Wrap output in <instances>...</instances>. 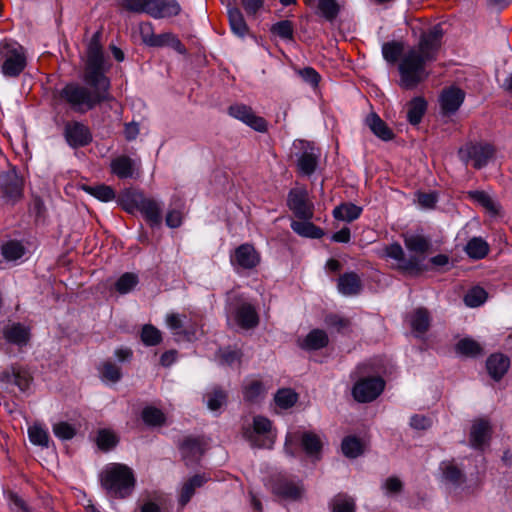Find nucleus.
<instances>
[{"instance_id": "de8ad7c7", "label": "nucleus", "mask_w": 512, "mask_h": 512, "mask_svg": "<svg viewBox=\"0 0 512 512\" xmlns=\"http://www.w3.org/2000/svg\"><path fill=\"white\" fill-rule=\"evenodd\" d=\"M275 403L282 409H289L298 400V395L289 388L278 390L274 397Z\"/></svg>"}, {"instance_id": "20e7f679", "label": "nucleus", "mask_w": 512, "mask_h": 512, "mask_svg": "<svg viewBox=\"0 0 512 512\" xmlns=\"http://www.w3.org/2000/svg\"><path fill=\"white\" fill-rule=\"evenodd\" d=\"M119 203L125 211L133 213L139 211L150 224V226H159L162 222V209L158 201L146 197L142 192L127 189L119 195Z\"/></svg>"}, {"instance_id": "37998d69", "label": "nucleus", "mask_w": 512, "mask_h": 512, "mask_svg": "<svg viewBox=\"0 0 512 512\" xmlns=\"http://www.w3.org/2000/svg\"><path fill=\"white\" fill-rule=\"evenodd\" d=\"M341 449L348 458H356L363 452V446L360 439L355 436H347L342 440Z\"/></svg>"}, {"instance_id": "864d4df0", "label": "nucleus", "mask_w": 512, "mask_h": 512, "mask_svg": "<svg viewBox=\"0 0 512 512\" xmlns=\"http://www.w3.org/2000/svg\"><path fill=\"white\" fill-rule=\"evenodd\" d=\"M265 392L263 383L259 380H252L244 387V399L248 402L257 401Z\"/></svg>"}, {"instance_id": "4d7b16f0", "label": "nucleus", "mask_w": 512, "mask_h": 512, "mask_svg": "<svg viewBox=\"0 0 512 512\" xmlns=\"http://www.w3.org/2000/svg\"><path fill=\"white\" fill-rule=\"evenodd\" d=\"M30 441L34 445L48 447L49 435L48 432L39 425H33L28 429Z\"/></svg>"}, {"instance_id": "a211bd4d", "label": "nucleus", "mask_w": 512, "mask_h": 512, "mask_svg": "<svg viewBox=\"0 0 512 512\" xmlns=\"http://www.w3.org/2000/svg\"><path fill=\"white\" fill-rule=\"evenodd\" d=\"M181 7L176 0H150L148 15L155 19L177 16Z\"/></svg>"}, {"instance_id": "6ab92c4d", "label": "nucleus", "mask_w": 512, "mask_h": 512, "mask_svg": "<svg viewBox=\"0 0 512 512\" xmlns=\"http://www.w3.org/2000/svg\"><path fill=\"white\" fill-rule=\"evenodd\" d=\"M2 334L8 343L20 347L27 345L31 336L29 327L21 323H11L6 325L2 330Z\"/></svg>"}, {"instance_id": "4468645a", "label": "nucleus", "mask_w": 512, "mask_h": 512, "mask_svg": "<svg viewBox=\"0 0 512 512\" xmlns=\"http://www.w3.org/2000/svg\"><path fill=\"white\" fill-rule=\"evenodd\" d=\"M230 312L237 325L245 330L255 328L259 324V316L255 307L244 300L238 299L235 305L230 304Z\"/></svg>"}, {"instance_id": "6e6d98bb", "label": "nucleus", "mask_w": 512, "mask_h": 512, "mask_svg": "<svg viewBox=\"0 0 512 512\" xmlns=\"http://www.w3.org/2000/svg\"><path fill=\"white\" fill-rule=\"evenodd\" d=\"M402 44L392 41L384 43L382 46V54L384 59L389 63H395L402 54Z\"/></svg>"}, {"instance_id": "5fc2aeb1", "label": "nucleus", "mask_w": 512, "mask_h": 512, "mask_svg": "<svg viewBox=\"0 0 512 512\" xmlns=\"http://www.w3.org/2000/svg\"><path fill=\"white\" fill-rule=\"evenodd\" d=\"M207 406L211 411H217L227 401V394L219 387L214 388L206 395Z\"/></svg>"}, {"instance_id": "0eeeda50", "label": "nucleus", "mask_w": 512, "mask_h": 512, "mask_svg": "<svg viewBox=\"0 0 512 512\" xmlns=\"http://www.w3.org/2000/svg\"><path fill=\"white\" fill-rule=\"evenodd\" d=\"M0 54L4 58L2 73L6 77H18L27 64L24 48L16 42L5 41L1 44Z\"/></svg>"}, {"instance_id": "680f3d73", "label": "nucleus", "mask_w": 512, "mask_h": 512, "mask_svg": "<svg viewBox=\"0 0 512 512\" xmlns=\"http://www.w3.org/2000/svg\"><path fill=\"white\" fill-rule=\"evenodd\" d=\"M324 322L328 327L335 328L338 332H342L350 325V321L347 318H344L338 314L327 315L324 319Z\"/></svg>"}, {"instance_id": "5701e85b", "label": "nucleus", "mask_w": 512, "mask_h": 512, "mask_svg": "<svg viewBox=\"0 0 512 512\" xmlns=\"http://www.w3.org/2000/svg\"><path fill=\"white\" fill-rule=\"evenodd\" d=\"M208 481V478L205 474H196L189 479H187L179 492L178 502L181 507L186 506L193 495L195 494V490L197 488L202 487L206 482Z\"/></svg>"}, {"instance_id": "0e129e2a", "label": "nucleus", "mask_w": 512, "mask_h": 512, "mask_svg": "<svg viewBox=\"0 0 512 512\" xmlns=\"http://www.w3.org/2000/svg\"><path fill=\"white\" fill-rule=\"evenodd\" d=\"M11 510L13 512H30V508L27 506L25 501L19 497L16 493L10 492L8 495Z\"/></svg>"}, {"instance_id": "338daca9", "label": "nucleus", "mask_w": 512, "mask_h": 512, "mask_svg": "<svg viewBox=\"0 0 512 512\" xmlns=\"http://www.w3.org/2000/svg\"><path fill=\"white\" fill-rule=\"evenodd\" d=\"M430 418L424 415H413L410 419V426L417 430H426L431 426Z\"/></svg>"}, {"instance_id": "b1692460", "label": "nucleus", "mask_w": 512, "mask_h": 512, "mask_svg": "<svg viewBox=\"0 0 512 512\" xmlns=\"http://www.w3.org/2000/svg\"><path fill=\"white\" fill-rule=\"evenodd\" d=\"M491 426L487 420L474 421L470 432V443L475 449H482L490 438Z\"/></svg>"}, {"instance_id": "a19ab883", "label": "nucleus", "mask_w": 512, "mask_h": 512, "mask_svg": "<svg viewBox=\"0 0 512 512\" xmlns=\"http://www.w3.org/2000/svg\"><path fill=\"white\" fill-rule=\"evenodd\" d=\"M456 351L467 357H477L482 354L483 350L477 341L471 338H463L456 344Z\"/></svg>"}, {"instance_id": "ea45409f", "label": "nucleus", "mask_w": 512, "mask_h": 512, "mask_svg": "<svg viewBox=\"0 0 512 512\" xmlns=\"http://www.w3.org/2000/svg\"><path fill=\"white\" fill-rule=\"evenodd\" d=\"M8 381L17 385L21 391H26L32 381V377L26 369L13 366L11 374L8 375Z\"/></svg>"}, {"instance_id": "a878e982", "label": "nucleus", "mask_w": 512, "mask_h": 512, "mask_svg": "<svg viewBox=\"0 0 512 512\" xmlns=\"http://www.w3.org/2000/svg\"><path fill=\"white\" fill-rule=\"evenodd\" d=\"M272 491L274 494L285 498L296 500L301 496V488L286 478H278L273 482Z\"/></svg>"}, {"instance_id": "cd10ccee", "label": "nucleus", "mask_w": 512, "mask_h": 512, "mask_svg": "<svg viewBox=\"0 0 512 512\" xmlns=\"http://www.w3.org/2000/svg\"><path fill=\"white\" fill-rule=\"evenodd\" d=\"M365 122L373 134L381 140L390 141L394 138L392 129L376 113H370Z\"/></svg>"}, {"instance_id": "c756f323", "label": "nucleus", "mask_w": 512, "mask_h": 512, "mask_svg": "<svg viewBox=\"0 0 512 512\" xmlns=\"http://www.w3.org/2000/svg\"><path fill=\"white\" fill-rule=\"evenodd\" d=\"M111 170L120 179L131 178L134 174V161L126 155L119 156L112 160Z\"/></svg>"}, {"instance_id": "4be33fe9", "label": "nucleus", "mask_w": 512, "mask_h": 512, "mask_svg": "<svg viewBox=\"0 0 512 512\" xmlns=\"http://www.w3.org/2000/svg\"><path fill=\"white\" fill-rule=\"evenodd\" d=\"M186 465L197 462L204 453L201 440L195 437H186L179 445Z\"/></svg>"}, {"instance_id": "7c9ffc66", "label": "nucleus", "mask_w": 512, "mask_h": 512, "mask_svg": "<svg viewBox=\"0 0 512 512\" xmlns=\"http://www.w3.org/2000/svg\"><path fill=\"white\" fill-rule=\"evenodd\" d=\"M410 325L417 334H424L430 327V315L426 308L420 307L410 314Z\"/></svg>"}, {"instance_id": "58836bf2", "label": "nucleus", "mask_w": 512, "mask_h": 512, "mask_svg": "<svg viewBox=\"0 0 512 512\" xmlns=\"http://www.w3.org/2000/svg\"><path fill=\"white\" fill-rule=\"evenodd\" d=\"M2 255L8 261L20 259L26 252L24 245L17 240H9L2 245Z\"/></svg>"}, {"instance_id": "1a4fd4ad", "label": "nucleus", "mask_w": 512, "mask_h": 512, "mask_svg": "<svg viewBox=\"0 0 512 512\" xmlns=\"http://www.w3.org/2000/svg\"><path fill=\"white\" fill-rule=\"evenodd\" d=\"M271 421L263 416H255L253 418L252 427L243 428V437L249 441L252 447L271 448L273 441L266 436L271 430Z\"/></svg>"}, {"instance_id": "f704fd0d", "label": "nucleus", "mask_w": 512, "mask_h": 512, "mask_svg": "<svg viewBox=\"0 0 512 512\" xmlns=\"http://www.w3.org/2000/svg\"><path fill=\"white\" fill-rule=\"evenodd\" d=\"M443 477L446 481L450 482L455 486H460L466 480V476L463 471L452 461H444L440 466Z\"/></svg>"}, {"instance_id": "7ed1b4c3", "label": "nucleus", "mask_w": 512, "mask_h": 512, "mask_svg": "<svg viewBox=\"0 0 512 512\" xmlns=\"http://www.w3.org/2000/svg\"><path fill=\"white\" fill-rule=\"evenodd\" d=\"M100 480L102 487L115 498L130 496L136 483L132 469L120 463L108 465L101 473Z\"/></svg>"}, {"instance_id": "9d476101", "label": "nucleus", "mask_w": 512, "mask_h": 512, "mask_svg": "<svg viewBox=\"0 0 512 512\" xmlns=\"http://www.w3.org/2000/svg\"><path fill=\"white\" fill-rule=\"evenodd\" d=\"M385 381L379 376L359 379L353 386L352 395L359 403L375 400L384 390Z\"/></svg>"}, {"instance_id": "412c9836", "label": "nucleus", "mask_w": 512, "mask_h": 512, "mask_svg": "<svg viewBox=\"0 0 512 512\" xmlns=\"http://www.w3.org/2000/svg\"><path fill=\"white\" fill-rule=\"evenodd\" d=\"M509 366V358L501 353L490 355L486 361L487 372L495 381H499L503 378L507 373Z\"/></svg>"}, {"instance_id": "c9c22d12", "label": "nucleus", "mask_w": 512, "mask_h": 512, "mask_svg": "<svg viewBox=\"0 0 512 512\" xmlns=\"http://www.w3.org/2000/svg\"><path fill=\"white\" fill-rule=\"evenodd\" d=\"M465 252L472 259H483L489 252V245L481 237H473L466 244Z\"/></svg>"}, {"instance_id": "dca6fc26", "label": "nucleus", "mask_w": 512, "mask_h": 512, "mask_svg": "<svg viewBox=\"0 0 512 512\" xmlns=\"http://www.w3.org/2000/svg\"><path fill=\"white\" fill-rule=\"evenodd\" d=\"M228 111L232 117L242 121L255 131H267L266 120L263 117L257 116L251 107L244 104H234L229 107Z\"/></svg>"}, {"instance_id": "f3484780", "label": "nucleus", "mask_w": 512, "mask_h": 512, "mask_svg": "<svg viewBox=\"0 0 512 512\" xmlns=\"http://www.w3.org/2000/svg\"><path fill=\"white\" fill-rule=\"evenodd\" d=\"M260 262V255L253 245L249 243L241 244L231 256L232 265H237L243 269H253Z\"/></svg>"}, {"instance_id": "bb28decb", "label": "nucleus", "mask_w": 512, "mask_h": 512, "mask_svg": "<svg viewBox=\"0 0 512 512\" xmlns=\"http://www.w3.org/2000/svg\"><path fill=\"white\" fill-rule=\"evenodd\" d=\"M227 14L231 31L238 37H245L249 28L241 10L236 6L228 5Z\"/></svg>"}, {"instance_id": "603ef678", "label": "nucleus", "mask_w": 512, "mask_h": 512, "mask_svg": "<svg viewBox=\"0 0 512 512\" xmlns=\"http://www.w3.org/2000/svg\"><path fill=\"white\" fill-rule=\"evenodd\" d=\"M318 9L322 16L330 22L336 19L340 11V7L336 0H319Z\"/></svg>"}, {"instance_id": "3c124183", "label": "nucleus", "mask_w": 512, "mask_h": 512, "mask_svg": "<svg viewBox=\"0 0 512 512\" xmlns=\"http://www.w3.org/2000/svg\"><path fill=\"white\" fill-rule=\"evenodd\" d=\"M117 442L118 439L113 432L107 429L98 431L96 443L100 450L109 451L116 446Z\"/></svg>"}, {"instance_id": "f8f14e48", "label": "nucleus", "mask_w": 512, "mask_h": 512, "mask_svg": "<svg viewBox=\"0 0 512 512\" xmlns=\"http://www.w3.org/2000/svg\"><path fill=\"white\" fill-rule=\"evenodd\" d=\"M443 29L440 24L434 25L427 32L422 33L418 44L417 52L426 62L436 60L437 53L441 46Z\"/></svg>"}, {"instance_id": "473e14b6", "label": "nucleus", "mask_w": 512, "mask_h": 512, "mask_svg": "<svg viewBox=\"0 0 512 512\" xmlns=\"http://www.w3.org/2000/svg\"><path fill=\"white\" fill-rule=\"evenodd\" d=\"M427 110V102L423 97H415L408 103L407 119L411 125H418Z\"/></svg>"}, {"instance_id": "79ce46f5", "label": "nucleus", "mask_w": 512, "mask_h": 512, "mask_svg": "<svg viewBox=\"0 0 512 512\" xmlns=\"http://www.w3.org/2000/svg\"><path fill=\"white\" fill-rule=\"evenodd\" d=\"M142 420L148 426H161L165 423L166 417L164 413L153 406H147L142 410Z\"/></svg>"}, {"instance_id": "09e8293b", "label": "nucleus", "mask_w": 512, "mask_h": 512, "mask_svg": "<svg viewBox=\"0 0 512 512\" xmlns=\"http://www.w3.org/2000/svg\"><path fill=\"white\" fill-rule=\"evenodd\" d=\"M141 341L146 346H156L162 341V335L159 329L151 324H146L141 330Z\"/></svg>"}, {"instance_id": "ddd939ff", "label": "nucleus", "mask_w": 512, "mask_h": 512, "mask_svg": "<svg viewBox=\"0 0 512 512\" xmlns=\"http://www.w3.org/2000/svg\"><path fill=\"white\" fill-rule=\"evenodd\" d=\"M23 195V180L13 170H9L0 175V197L6 202L14 204L21 199Z\"/></svg>"}, {"instance_id": "c03bdc74", "label": "nucleus", "mask_w": 512, "mask_h": 512, "mask_svg": "<svg viewBox=\"0 0 512 512\" xmlns=\"http://www.w3.org/2000/svg\"><path fill=\"white\" fill-rule=\"evenodd\" d=\"M83 190L100 201L109 202L115 198V191L112 187L101 184L96 186H83Z\"/></svg>"}, {"instance_id": "774afa93", "label": "nucleus", "mask_w": 512, "mask_h": 512, "mask_svg": "<svg viewBox=\"0 0 512 512\" xmlns=\"http://www.w3.org/2000/svg\"><path fill=\"white\" fill-rule=\"evenodd\" d=\"M384 488L387 491V493L397 494L402 491L403 484L399 478L389 477L386 479L384 483Z\"/></svg>"}, {"instance_id": "9b49d317", "label": "nucleus", "mask_w": 512, "mask_h": 512, "mask_svg": "<svg viewBox=\"0 0 512 512\" xmlns=\"http://www.w3.org/2000/svg\"><path fill=\"white\" fill-rule=\"evenodd\" d=\"M287 205L294 216L300 220H311L314 216V204L304 188H293L289 191Z\"/></svg>"}, {"instance_id": "393cba45", "label": "nucleus", "mask_w": 512, "mask_h": 512, "mask_svg": "<svg viewBox=\"0 0 512 512\" xmlns=\"http://www.w3.org/2000/svg\"><path fill=\"white\" fill-rule=\"evenodd\" d=\"M338 291L345 296H354L361 292L362 281L355 272H347L338 278Z\"/></svg>"}, {"instance_id": "2eb2a0df", "label": "nucleus", "mask_w": 512, "mask_h": 512, "mask_svg": "<svg viewBox=\"0 0 512 512\" xmlns=\"http://www.w3.org/2000/svg\"><path fill=\"white\" fill-rule=\"evenodd\" d=\"M64 137L72 148L85 147L93 140L89 127L79 121H68L65 123Z\"/></svg>"}, {"instance_id": "e2e57ef3", "label": "nucleus", "mask_w": 512, "mask_h": 512, "mask_svg": "<svg viewBox=\"0 0 512 512\" xmlns=\"http://www.w3.org/2000/svg\"><path fill=\"white\" fill-rule=\"evenodd\" d=\"M471 197L489 211L496 212L495 203L492 198L484 191H474L470 193Z\"/></svg>"}, {"instance_id": "39448f33", "label": "nucleus", "mask_w": 512, "mask_h": 512, "mask_svg": "<svg viewBox=\"0 0 512 512\" xmlns=\"http://www.w3.org/2000/svg\"><path fill=\"white\" fill-rule=\"evenodd\" d=\"M426 61L422 59L416 49H410L401 59L398 70L400 74L399 86L405 90H413L428 77L425 69Z\"/></svg>"}, {"instance_id": "72a5a7b5", "label": "nucleus", "mask_w": 512, "mask_h": 512, "mask_svg": "<svg viewBox=\"0 0 512 512\" xmlns=\"http://www.w3.org/2000/svg\"><path fill=\"white\" fill-rule=\"evenodd\" d=\"M362 208L353 203H342L333 210V216L337 220L352 222L360 217Z\"/></svg>"}, {"instance_id": "c85d7f7f", "label": "nucleus", "mask_w": 512, "mask_h": 512, "mask_svg": "<svg viewBox=\"0 0 512 512\" xmlns=\"http://www.w3.org/2000/svg\"><path fill=\"white\" fill-rule=\"evenodd\" d=\"M328 335L324 330L313 329L300 343V347L305 350H319L328 345Z\"/></svg>"}, {"instance_id": "aec40b11", "label": "nucleus", "mask_w": 512, "mask_h": 512, "mask_svg": "<svg viewBox=\"0 0 512 512\" xmlns=\"http://www.w3.org/2000/svg\"><path fill=\"white\" fill-rule=\"evenodd\" d=\"M465 98V93L456 87L445 89L440 96L441 108L445 114L455 113Z\"/></svg>"}, {"instance_id": "4c0bfd02", "label": "nucleus", "mask_w": 512, "mask_h": 512, "mask_svg": "<svg viewBox=\"0 0 512 512\" xmlns=\"http://www.w3.org/2000/svg\"><path fill=\"white\" fill-rule=\"evenodd\" d=\"M331 512H355L354 499L344 493H339L333 497L330 503Z\"/></svg>"}, {"instance_id": "8fccbe9b", "label": "nucleus", "mask_w": 512, "mask_h": 512, "mask_svg": "<svg viewBox=\"0 0 512 512\" xmlns=\"http://www.w3.org/2000/svg\"><path fill=\"white\" fill-rule=\"evenodd\" d=\"M487 299V292L479 286L471 288L464 297V302L468 307H478Z\"/></svg>"}, {"instance_id": "49530a36", "label": "nucleus", "mask_w": 512, "mask_h": 512, "mask_svg": "<svg viewBox=\"0 0 512 512\" xmlns=\"http://www.w3.org/2000/svg\"><path fill=\"white\" fill-rule=\"evenodd\" d=\"M270 31L272 34L280 37L283 40H293L294 39V25L290 20H281L279 22L274 23Z\"/></svg>"}, {"instance_id": "423d86ee", "label": "nucleus", "mask_w": 512, "mask_h": 512, "mask_svg": "<svg viewBox=\"0 0 512 512\" xmlns=\"http://www.w3.org/2000/svg\"><path fill=\"white\" fill-rule=\"evenodd\" d=\"M297 447H300L313 461H319L322 457L323 441L312 431H296L286 435L285 452L295 457Z\"/></svg>"}, {"instance_id": "f03ea898", "label": "nucleus", "mask_w": 512, "mask_h": 512, "mask_svg": "<svg viewBox=\"0 0 512 512\" xmlns=\"http://www.w3.org/2000/svg\"><path fill=\"white\" fill-rule=\"evenodd\" d=\"M404 244L410 252L414 253L413 255L406 257L401 245L395 242L385 247L386 256L396 260L399 270L403 272L419 274L425 271L427 268L423 261L431 247L430 241L422 235H405Z\"/></svg>"}, {"instance_id": "13d9d810", "label": "nucleus", "mask_w": 512, "mask_h": 512, "mask_svg": "<svg viewBox=\"0 0 512 512\" xmlns=\"http://www.w3.org/2000/svg\"><path fill=\"white\" fill-rule=\"evenodd\" d=\"M101 376L107 381L116 383L122 377L121 368L116 364L107 361L102 365Z\"/></svg>"}, {"instance_id": "bf43d9fd", "label": "nucleus", "mask_w": 512, "mask_h": 512, "mask_svg": "<svg viewBox=\"0 0 512 512\" xmlns=\"http://www.w3.org/2000/svg\"><path fill=\"white\" fill-rule=\"evenodd\" d=\"M53 432L61 440H70L76 435L74 426L67 422H59L53 425Z\"/></svg>"}, {"instance_id": "a18cd8bd", "label": "nucleus", "mask_w": 512, "mask_h": 512, "mask_svg": "<svg viewBox=\"0 0 512 512\" xmlns=\"http://www.w3.org/2000/svg\"><path fill=\"white\" fill-rule=\"evenodd\" d=\"M139 283V278L135 273L126 272L122 274L115 283V290L120 294L131 292Z\"/></svg>"}, {"instance_id": "e433bc0d", "label": "nucleus", "mask_w": 512, "mask_h": 512, "mask_svg": "<svg viewBox=\"0 0 512 512\" xmlns=\"http://www.w3.org/2000/svg\"><path fill=\"white\" fill-rule=\"evenodd\" d=\"M318 155L313 149L304 151L298 160V168L300 172L306 176L313 174L317 168Z\"/></svg>"}, {"instance_id": "69168bd1", "label": "nucleus", "mask_w": 512, "mask_h": 512, "mask_svg": "<svg viewBox=\"0 0 512 512\" xmlns=\"http://www.w3.org/2000/svg\"><path fill=\"white\" fill-rule=\"evenodd\" d=\"M299 74L305 82L312 86H317L320 81L319 73L312 67H305L299 71Z\"/></svg>"}, {"instance_id": "f257e3e1", "label": "nucleus", "mask_w": 512, "mask_h": 512, "mask_svg": "<svg viewBox=\"0 0 512 512\" xmlns=\"http://www.w3.org/2000/svg\"><path fill=\"white\" fill-rule=\"evenodd\" d=\"M100 36V32H96L88 44L83 75L87 86L68 83L59 92V98L77 113H86L113 99L110 94V79L105 75L106 66Z\"/></svg>"}, {"instance_id": "2f4dec72", "label": "nucleus", "mask_w": 512, "mask_h": 512, "mask_svg": "<svg viewBox=\"0 0 512 512\" xmlns=\"http://www.w3.org/2000/svg\"><path fill=\"white\" fill-rule=\"evenodd\" d=\"M291 229L298 235L311 239H320L324 231L310 220L292 221Z\"/></svg>"}, {"instance_id": "052dcab7", "label": "nucleus", "mask_w": 512, "mask_h": 512, "mask_svg": "<svg viewBox=\"0 0 512 512\" xmlns=\"http://www.w3.org/2000/svg\"><path fill=\"white\" fill-rule=\"evenodd\" d=\"M122 7L129 12L148 14L150 0H122Z\"/></svg>"}, {"instance_id": "6e6552de", "label": "nucleus", "mask_w": 512, "mask_h": 512, "mask_svg": "<svg viewBox=\"0 0 512 512\" xmlns=\"http://www.w3.org/2000/svg\"><path fill=\"white\" fill-rule=\"evenodd\" d=\"M458 154L465 164L471 162L475 169H481L494 157L495 147L486 142H470L460 148Z\"/></svg>"}]
</instances>
